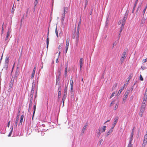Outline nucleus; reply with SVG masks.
Here are the masks:
<instances>
[{
	"label": "nucleus",
	"mask_w": 147,
	"mask_h": 147,
	"mask_svg": "<svg viewBox=\"0 0 147 147\" xmlns=\"http://www.w3.org/2000/svg\"><path fill=\"white\" fill-rule=\"evenodd\" d=\"M129 13V11H127L125 13L124 17L123 20L122 22L121 25V27L120 28V31L119 35L121 33L122 30L123 29L124 27V25L125 24L126 20L127 19V18Z\"/></svg>",
	"instance_id": "1"
},
{
	"label": "nucleus",
	"mask_w": 147,
	"mask_h": 147,
	"mask_svg": "<svg viewBox=\"0 0 147 147\" xmlns=\"http://www.w3.org/2000/svg\"><path fill=\"white\" fill-rule=\"evenodd\" d=\"M18 75V71L17 70L15 74V75L12 76V77L11 80V81H10V83L9 86V87L10 88H12V87L13 85L14 80H17Z\"/></svg>",
	"instance_id": "2"
},
{
	"label": "nucleus",
	"mask_w": 147,
	"mask_h": 147,
	"mask_svg": "<svg viewBox=\"0 0 147 147\" xmlns=\"http://www.w3.org/2000/svg\"><path fill=\"white\" fill-rule=\"evenodd\" d=\"M129 90H127L123 96V100L122 102V103L123 104H124L128 97L129 94Z\"/></svg>",
	"instance_id": "3"
},
{
	"label": "nucleus",
	"mask_w": 147,
	"mask_h": 147,
	"mask_svg": "<svg viewBox=\"0 0 147 147\" xmlns=\"http://www.w3.org/2000/svg\"><path fill=\"white\" fill-rule=\"evenodd\" d=\"M106 126H103V128H102V130H101V128H99L98 129V130L99 131V132L97 133V136L99 138V136H100V135L101 133V132H104L106 129Z\"/></svg>",
	"instance_id": "4"
},
{
	"label": "nucleus",
	"mask_w": 147,
	"mask_h": 147,
	"mask_svg": "<svg viewBox=\"0 0 147 147\" xmlns=\"http://www.w3.org/2000/svg\"><path fill=\"white\" fill-rule=\"evenodd\" d=\"M69 42V39L67 38V40H66V47H65V48H66V50H65L66 53L67 52V50H68Z\"/></svg>",
	"instance_id": "5"
},
{
	"label": "nucleus",
	"mask_w": 147,
	"mask_h": 147,
	"mask_svg": "<svg viewBox=\"0 0 147 147\" xmlns=\"http://www.w3.org/2000/svg\"><path fill=\"white\" fill-rule=\"evenodd\" d=\"M118 117H115L114 119V122L113 124L112 125L113 127L112 128H113L114 127H115V125H116L118 121Z\"/></svg>",
	"instance_id": "6"
},
{
	"label": "nucleus",
	"mask_w": 147,
	"mask_h": 147,
	"mask_svg": "<svg viewBox=\"0 0 147 147\" xmlns=\"http://www.w3.org/2000/svg\"><path fill=\"white\" fill-rule=\"evenodd\" d=\"M83 59L82 58H80V70L81 69L83 64Z\"/></svg>",
	"instance_id": "7"
},
{
	"label": "nucleus",
	"mask_w": 147,
	"mask_h": 147,
	"mask_svg": "<svg viewBox=\"0 0 147 147\" xmlns=\"http://www.w3.org/2000/svg\"><path fill=\"white\" fill-rule=\"evenodd\" d=\"M133 137L130 136L129 142L127 147H132V145L131 144V143L133 140Z\"/></svg>",
	"instance_id": "8"
},
{
	"label": "nucleus",
	"mask_w": 147,
	"mask_h": 147,
	"mask_svg": "<svg viewBox=\"0 0 147 147\" xmlns=\"http://www.w3.org/2000/svg\"><path fill=\"white\" fill-rule=\"evenodd\" d=\"M113 128H112V127H111V129H109L107 132L106 135V137H107L108 135H110L113 132Z\"/></svg>",
	"instance_id": "9"
},
{
	"label": "nucleus",
	"mask_w": 147,
	"mask_h": 147,
	"mask_svg": "<svg viewBox=\"0 0 147 147\" xmlns=\"http://www.w3.org/2000/svg\"><path fill=\"white\" fill-rule=\"evenodd\" d=\"M49 30H48V32L47 33V48L48 47V45L49 44Z\"/></svg>",
	"instance_id": "10"
},
{
	"label": "nucleus",
	"mask_w": 147,
	"mask_h": 147,
	"mask_svg": "<svg viewBox=\"0 0 147 147\" xmlns=\"http://www.w3.org/2000/svg\"><path fill=\"white\" fill-rule=\"evenodd\" d=\"M63 43H61L60 45H59V47H58L59 50V51L61 50V49H62V48L63 47Z\"/></svg>",
	"instance_id": "11"
},
{
	"label": "nucleus",
	"mask_w": 147,
	"mask_h": 147,
	"mask_svg": "<svg viewBox=\"0 0 147 147\" xmlns=\"http://www.w3.org/2000/svg\"><path fill=\"white\" fill-rule=\"evenodd\" d=\"M19 119H18V117L17 118H16V120L15 121V124L14 125V127H15L16 128L17 127V124H18V122L19 120Z\"/></svg>",
	"instance_id": "12"
},
{
	"label": "nucleus",
	"mask_w": 147,
	"mask_h": 147,
	"mask_svg": "<svg viewBox=\"0 0 147 147\" xmlns=\"http://www.w3.org/2000/svg\"><path fill=\"white\" fill-rule=\"evenodd\" d=\"M145 107L141 106L140 111L144 112L145 110Z\"/></svg>",
	"instance_id": "13"
},
{
	"label": "nucleus",
	"mask_w": 147,
	"mask_h": 147,
	"mask_svg": "<svg viewBox=\"0 0 147 147\" xmlns=\"http://www.w3.org/2000/svg\"><path fill=\"white\" fill-rule=\"evenodd\" d=\"M10 34V32H9V31H8V32H7V35L6 36L5 38V40H7L9 38V36Z\"/></svg>",
	"instance_id": "14"
},
{
	"label": "nucleus",
	"mask_w": 147,
	"mask_h": 147,
	"mask_svg": "<svg viewBox=\"0 0 147 147\" xmlns=\"http://www.w3.org/2000/svg\"><path fill=\"white\" fill-rule=\"evenodd\" d=\"M126 54V52H123L121 58H123L124 59H125V58H126V56H125Z\"/></svg>",
	"instance_id": "15"
},
{
	"label": "nucleus",
	"mask_w": 147,
	"mask_h": 147,
	"mask_svg": "<svg viewBox=\"0 0 147 147\" xmlns=\"http://www.w3.org/2000/svg\"><path fill=\"white\" fill-rule=\"evenodd\" d=\"M146 101L143 100L142 103V106L145 107L146 104Z\"/></svg>",
	"instance_id": "16"
},
{
	"label": "nucleus",
	"mask_w": 147,
	"mask_h": 147,
	"mask_svg": "<svg viewBox=\"0 0 147 147\" xmlns=\"http://www.w3.org/2000/svg\"><path fill=\"white\" fill-rule=\"evenodd\" d=\"M88 125V123H86L82 128V130H85Z\"/></svg>",
	"instance_id": "17"
},
{
	"label": "nucleus",
	"mask_w": 147,
	"mask_h": 147,
	"mask_svg": "<svg viewBox=\"0 0 147 147\" xmlns=\"http://www.w3.org/2000/svg\"><path fill=\"white\" fill-rule=\"evenodd\" d=\"M70 84L71 85V88H72L73 86V82L72 79H71L70 81Z\"/></svg>",
	"instance_id": "18"
},
{
	"label": "nucleus",
	"mask_w": 147,
	"mask_h": 147,
	"mask_svg": "<svg viewBox=\"0 0 147 147\" xmlns=\"http://www.w3.org/2000/svg\"><path fill=\"white\" fill-rule=\"evenodd\" d=\"M36 105L35 104L34 106V111H33V117H32V119H33V116H34V114L35 112L36 111Z\"/></svg>",
	"instance_id": "19"
},
{
	"label": "nucleus",
	"mask_w": 147,
	"mask_h": 147,
	"mask_svg": "<svg viewBox=\"0 0 147 147\" xmlns=\"http://www.w3.org/2000/svg\"><path fill=\"white\" fill-rule=\"evenodd\" d=\"M144 142H147V136L145 135L144 136V138L143 140Z\"/></svg>",
	"instance_id": "20"
},
{
	"label": "nucleus",
	"mask_w": 147,
	"mask_h": 147,
	"mask_svg": "<svg viewBox=\"0 0 147 147\" xmlns=\"http://www.w3.org/2000/svg\"><path fill=\"white\" fill-rule=\"evenodd\" d=\"M79 29L78 28L77 31V32H76L77 37L78 38V37H79Z\"/></svg>",
	"instance_id": "21"
},
{
	"label": "nucleus",
	"mask_w": 147,
	"mask_h": 147,
	"mask_svg": "<svg viewBox=\"0 0 147 147\" xmlns=\"http://www.w3.org/2000/svg\"><path fill=\"white\" fill-rule=\"evenodd\" d=\"M55 33H56V35H57V37H58V31H57V26H56V28L55 30Z\"/></svg>",
	"instance_id": "22"
},
{
	"label": "nucleus",
	"mask_w": 147,
	"mask_h": 147,
	"mask_svg": "<svg viewBox=\"0 0 147 147\" xmlns=\"http://www.w3.org/2000/svg\"><path fill=\"white\" fill-rule=\"evenodd\" d=\"M117 83H115L113 85V87H112V90H114L115 89V88L117 87Z\"/></svg>",
	"instance_id": "23"
},
{
	"label": "nucleus",
	"mask_w": 147,
	"mask_h": 147,
	"mask_svg": "<svg viewBox=\"0 0 147 147\" xmlns=\"http://www.w3.org/2000/svg\"><path fill=\"white\" fill-rule=\"evenodd\" d=\"M71 92L72 94L73 95V96L74 94V91L73 87H72V88H71Z\"/></svg>",
	"instance_id": "24"
},
{
	"label": "nucleus",
	"mask_w": 147,
	"mask_h": 147,
	"mask_svg": "<svg viewBox=\"0 0 147 147\" xmlns=\"http://www.w3.org/2000/svg\"><path fill=\"white\" fill-rule=\"evenodd\" d=\"M147 5H146L145 7V8H144V9L143 10V15L144 14L145 12V11L147 9Z\"/></svg>",
	"instance_id": "25"
},
{
	"label": "nucleus",
	"mask_w": 147,
	"mask_h": 147,
	"mask_svg": "<svg viewBox=\"0 0 147 147\" xmlns=\"http://www.w3.org/2000/svg\"><path fill=\"white\" fill-rule=\"evenodd\" d=\"M141 6L140 5L138 7L136 11V13H137V12H138V11L139 10H140V9H141Z\"/></svg>",
	"instance_id": "26"
},
{
	"label": "nucleus",
	"mask_w": 147,
	"mask_h": 147,
	"mask_svg": "<svg viewBox=\"0 0 147 147\" xmlns=\"http://www.w3.org/2000/svg\"><path fill=\"white\" fill-rule=\"evenodd\" d=\"M147 142H143V143L142 144V147H145Z\"/></svg>",
	"instance_id": "27"
},
{
	"label": "nucleus",
	"mask_w": 147,
	"mask_h": 147,
	"mask_svg": "<svg viewBox=\"0 0 147 147\" xmlns=\"http://www.w3.org/2000/svg\"><path fill=\"white\" fill-rule=\"evenodd\" d=\"M118 105V103H117L116 104V105H115V108H114L115 110H116L117 109Z\"/></svg>",
	"instance_id": "28"
},
{
	"label": "nucleus",
	"mask_w": 147,
	"mask_h": 147,
	"mask_svg": "<svg viewBox=\"0 0 147 147\" xmlns=\"http://www.w3.org/2000/svg\"><path fill=\"white\" fill-rule=\"evenodd\" d=\"M35 73V72H32V75H31V78H32V79L33 78L34 76Z\"/></svg>",
	"instance_id": "29"
},
{
	"label": "nucleus",
	"mask_w": 147,
	"mask_h": 147,
	"mask_svg": "<svg viewBox=\"0 0 147 147\" xmlns=\"http://www.w3.org/2000/svg\"><path fill=\"white\" fill-rule=\"evenodd\" d=\"M115 100H113L111 102V103L110 106H111L112 105H113V104H114L115 103Z\"/></svg>",
	"instance_id": "30"
},
{
	"label": "nucleus",
	"mask_w": 147,
	"mask_h": 147,
	"mask_svg": "<svg viewBox=\"0 0 147 147\" xmlns=\"http://www.w3.org/2000/svg\"><path fill=\"white\" fill-rule=\"evenodd\" d=\"M124 59H125L121 57L120 59V61L121 63H122L123 62V61L124 60Z\"/></svg>",
	"instance_id": "31"
},
{
	"label": "nucleus",
	"mask_w": 147,
	"mask_h": 147,
	"mask_svg": "<svg viewBox=\"0 0 147 147\" xmlns=\"http://www.w3.org/2000/svg\"><path fill=\"white\" fill-rule=\"evenodd\" d=\"M64 15H62V19H61V22H62V24H63V21H64V18L63 17Z\"/></svg>",
	"instance_id": "32"
},
{
	"label": "nucleus",
	"mask_w": 147,
	"mask_h": 147,
	"mask_svg": "<svg viewBox=\"0 0 147 147\" xmlns=\"http://www.w3.org/2000/svg\"><path fill=\"white\" fill-rule=\"evenodd\" d=\"M9 62V59L8 58H7L5 59V62L7 64Z\"/></svg>",
	"instance_id": "33"
},
{
	"label": "nucleus",
	"mask_w": 147,
	"mask_h": 147,
	"mask_svg": "<svg viewBox=\"0 0 147 147\" xmlns=\"http://www.w3.org/2000/svg\"><path fill=\"white\" fill-rule=\"evenodd\" d=\"M143 113V112H141V111H140V112L139 113V115L141 117H142V116Z\"/></svg>",
	"instance_id": "34"
},
{
	"label": "nucleus",
	"mask_w": 147,
	"mask_h": 147,
	"mask_svg": "<svg viewBox=\"0 0 147 147\" xmlns=\"http://www.w3.org/2000/svg\"><path fill=\"white\" fill-rule=\"evenodd\" d=\"M13 128L12 127L11 129V130L8 135V136H11V134L12 133V131H13Z\"/></svg>",
	"instance_id": "35"
},
{
	"label": "nucleus",
	"mask_w": 147,
	"mask_h": 147,
	"mask_svg": "<svg viewBox=\"0 0 147 147\" xmlns=\"http://www.w3.org/2000/svg\"><path fill=\"white\" fill-rule=\"evenodd\" d=\"M64 95L63 96V98H62L63 106H64Z\"/></svg>",
	"instance_id": "36"
},
{
	"label": "nucleus",
	"mask_w": 147,
	"mask_h": 147,
	"mask_svg": "<svg viewBox=\"0 0 147 147\" xmlns=\"http://www.w3.org/2000/svg\"><path fill=\"white\" fill-rule=\"evenodd\" d=\"M133 135H134V129H132V132H131V136L133 137Z\"/></svg>",
	"instance_id": "37"
},
{
	"label": "nucleus",
	"mask_w": 147,
	"mask_h": 147,
	"mask_svg": "<svg viewBox=\"0 0 147 147\" xmlns=\"http://www.w3.org/2000/svg\"><path fill=\"white\" fill-rule=\"evenodd\" d=\"M3 25H4V23L2 25V29L1 32H2V34H3Z\"/></svg>",
	"instance_id": "38"
},
{
	"label": "nucleus",
	"mask_w": 147,
	"mask_h": 147,
	"mask_svg": "<svg viewBox=\"0 0 147 147\" xmlns=\"http://www.w3.org/2000/svg\"><path fill=\"white\" fill-rule=\"evenodd\" d=\"M88 0H86L85 1V9L86 8V6L87 5L88 3Z\"/></svg>",
	"instance_id": "39"
},
{
	"label": "nucleus",
	"mask_w": 147,
	"mask_h": 147,
	"mask_svg": "<svg viewBox=\"0 0 147 147\" xmlns=\"http://www.w3.org/2000/svg\"><path fill=\"white\" fill-rule=\"evenodd\" d=\"M144 95L145 96H147V88L146 89Z\"/></svg>",
	"instance_id": "40"
},
{
	"label": "nucleus",
	"mask_w": 147,
	"mask_h": 147,
	"mask_svg": "<svg viewBox=\"0 0 147 147\" xmlns=\"http://www.w3.org/2000/svg\"><path fill=\"white\" fill-rule=\"evenodd\" d=\"M61 92L60 91H59L58 94V97L59 98V96H61Z\"/></svg>",
	"instance_id": "41"
},
{
	"label": "nucleus",
	"mask_w": 147,
	"mask_h": 147,
	"mask_svg": "<svg viewBox=\"0 0 147 147\" xmlns=\"http://www.w3.org/2000/svg\"><path fill=\"white\" fill-rule=\"evenodd\" d=\"M147 100V96H145L144 95V100H145V101H146Z\"/></svg>",
	"instance_id": "42"
},
{
	"label": "nucleus",
	"mask_w": 147,
	"mask_h": 147,
	"mask_svg": "<svg viewBox=\"0 0 147 147\" xmlns=\"http://www.w3.org/2000/svg\"><path fill=\"white\" fill-rule=\"evenodd\" d=\"M38 1H34V6H36V5H37L38 3Z\"/></svg>",
	"instance_id": "43"
},
{
	"label": "nucleus",
	"mask_w": 147,
	"mask_h": 147,
	"mask_svg": "<svg viewBox=\"0 0 147 147\" xmlns=\"http://www.w3.org/2000/svg\"><path fill=\"white\" fill-rule=\"evenodd\" d=\"M140 80L141 81H143V78L142 77L141 75H140Z\"/></svg>",
	"instance_id": "44"
},
{
	"label": "nucleus",
	"mask_w": 147,
	"mask_h": 147,
	"mask_svg": "<svg viewBox=\"0 0 147 147\" xmlns=\"http://www.w3.org/2000/svg\"><path fill=\"white\" fill-rule=\"evenodd\" d=\"M23 120L20 119V122L19 124V125H22L23 122Z\"/></svg>",
	"instance_id": "45"
},
{
	"label": "nucleus",
	"mask_w": 147,
	"mask_h": 147,
	"mask_svg": "<svg viewBox=\"0 0 147 147\" xmlns=\"http://www.w3.org/2000/svg\"><path fill=\"white\" fill-rule=\"evenodd\" d=\"M115 92H113L111 95L110 96V98H111L114 95V94H115Z\"/></svg>",
	"instance_id": "46"
},
{
	"label": "nucleus",
	"mask_w": 147,
	"mask_h": 147,
	"mask_svg": "<svg viewBox=\"0 0 147 147\" xmlns=\"http://www.w3.org/2000/svg\"><path fill=\"white\" fill-rule=\"evenodd\" d=\"M36 66L35 65V66L34 67V69H33V71L32 72H35V71H36Z\"/></svg>",
	"instance_id": "47"
},
{
	"label": "nucleus",
	"mask_w": 147,
	"mask_h": 147,
	"mask_svg": "<svg viewBox=\"0 0 147 147\" xmlns=\"http://www.w3.org/2000/svg\"><path fill=\"white\" fill-rule=\"evenodd\" d=\"M132 76L131 75H130L129 77L128 78V80L127 82H128L129 80L131 78Z\"/></svg>",
	"instance_id": "48"
},
{
	"label": "nucleus",
	"mask_w": 147,
	"mask_h": 147,
	"mask_svg": "<svg viewBox=\"0 0 147 147\" xmlns=\"http://www.w3.org/2000/svg\"><path fill=\"white\" fill-rule=\"evenodd\" d=\"M123 90V89H122L119 90V91L118 92V93H119V94L121 93V92H122V91Z\"/></svg>",
	"instance_id": "49"
},
{
	"label": "nucleus",
	"mask_w": 147,
	"mask_h": 147,
	"mask_svg": "<svg viewBox=\"0 0 147 147\" xmlns=\"http://www.w3.org/2000/svg\"><path fill=\"white\" fill-rule=\"evenodd\" d=\"M24 117V116L23 115H21L20 117V119L23 120Z\"/></svg>",
	"instance_id": "50"
},
{
	"label": "nucleus",
	"mask_w": 147,
	"mask_h": 147,
	"mask_svg": "<svg viewBox=\"0 0 147 147\" xmlns=\"http://www.w3.org/2000/svg\"><path fill=\"white\" fill-rule=\"evenodd\" d=\"M147 61V60H146V59H144L143 61V62L144 63H145V62H146V61Z\"/></svg>",
	"instance_id": "51"
},
{
	"label": "nucleus",
	"mask_w": 147,
	"mask_h": 147,
	"mask_svg": "<svg viewBox=\"0 0 147 147\" xmlns=\"http://www.w3.org/2000/svg\"><path fill=\"white\" fill-rule=\"evenodd\" d=\"M135 9V8H133V9H132V13H134Z\"/></svg>",
	"instance_id": "52"
},
{
	"label": "nucleus",
	"mask_w": 147,
	"mask_h": 147,
	"mask_svg": "<svg viewBox=\"0 0 147 147\" xmlns=\"http://www.w3.org/2000/svg\"><path fill=\"white\" fill-rule=\"evenodd\" d=\"M10 121H9L8 123V124H7V126L8 127H9V125H10Z\"/></svg>",
	"instance_id": "53"
},
{
	"label": "nucleus",
	"mask_w": 147,
	"mask_h": 147,
	"mask_svg": "<svg viewBox=\"0 0 147 147\" xmlns=\"http://www.w3.org/2000/svg\"><path fill=\"white\" fill-rule=\"evenodd\" d=\"M20 114L19 113H18V115L17 116L16 118H17V117H18V119H19Z\"/></svg>",
	"instance_id": "54"
},
{
	"label": "nucleus",
	"mask_w": 147,
	"mask_h": 147,
	"mask_svg": "<svg viewBox=\"0 0 147 147\" xmlns=\"http://www.w3.org/2000/svg\"><path fill=\"white\" fill-rule=\"evenodd\" d=\"M136 5H137L136 4H134V6L133 8H135L136 6Z\"/></svg>",
	"instance_id": "55"
},
{
	"label": "nucleus",
	"mask_w": 147,
	"mask_h": 147,
	"mask_svg": "<svg viewBox=\"0 0 147 147\" xmlns=\"http://www.w3.org/2000/svg\"><path fill=\"white\" fill-rule=\"evenodd\" d=\"M32 105V102H31L29 104V108Z\"/></svg>",
	"instance_id": "56"
},
{
	"label": "nucleus",
	"mask_w": 147,
	"mask_h": 147,
	"mask_svg": "<svg viewBox=\"0 0 147 147\" xmlns=\"http://www.w3.org/2000/svg\"><path fill=\"white\" fill-rule=\"evenodd\" d=\"M110 121V120H109H109H108L107 121H106L105 123L104 124H105V123H107V122H108L109 121Z\"/></svg>",
	"instance_id": "57"
},
{
	"label": "nucleus",
	"mask_w": 147,
	"mask_h": 147,
	"mask_svg": "<svg viewBox=\"0 0 147 147\" xmlns=\"http://www.w3.org/2000/svg\"><path fill=\"white\" fill-rule=\"evenodd\" d=\"M58 59L57 58L56 60V63H58Z\"/></svg>",
	"instance_id": "58"
},
{
	"label": "nucleus",
	"mask_w": 147,
	"mask_h": 147,
	"mask_svg": "<svg viewBox=\"0 0 147 147\" xmlns=\"http://www.w3.org/2000/svg\"><path fill=\"white\" fill-rule=\"evenodd\" d=\"M138 1V0H136V2L135 3V4H136L137 5V3Z\"/></svg>",
	"instance_id": "59"
},
{
	"label": "nucleus",
	"mask_w": 147,
	"mask_h": 147,
	"mask_svg": "<svg viewBox=\"0 0 147 147\" xmlns=\"http://www.w3.org/2000/svg\"><path fill=\"white\" fill-rule=\"evenodd\" d=\"M121 24V21H119V22H118V24Z\"/></svg>",
	"instance_id": "60"
},
{
	"label": "nucleus",
	"mask_w": 147,
	"mask_h": 147,
	"mask_svg": "<svg viewBox=\"0 0 147 147\" xmlns=\"http://www.w3.org/2000/svg\"><path fill=\"white\" fill-rule=\"evenodd\" d=\"M85 130H82V134H83V133H84V131Z\"/></svg>",
	"instance_id": "61"
},
{
	"label": "nucleus",
	"mask_w": 147,
	"mask_h": 147,
	"mask_svg": "<svg viewBox=\"0 0 147 147\" xmlns=\"http://www.w3.org/2000/svg\"><path fill=\"white\" fill-rule=\"evenodd\" d=\"M81 23V21H80L79 22V24H78V26H79V25H80V24Z\"/></svg>",
	"instance_id": "62"
},
{
	"label": "nucleus",
	"mask_w": 147,
	"mask_h": 147,
	"mask_svg": "<svg viewBox=\"0 0 147 147\" xmlns=\"http://www.w3.org/2000/svg\"><path fill=\"white\" fill-rule=\"evenodd\" d=\"M102 141V139H101V140H100V143Z\"/></svg>",
	"instance_id": "63"
},
{
	"label": "nucleus",
	"mask_w": 147,
	"mask_h": 147,
	"mask_svg": "<svg viewBox=\"0 0 147 147\" xmlns=\"http://www.w3.org/2000/svg\"><path fill=\"white\" fill-rule=\"evenodd\" d=\"M145 135L147 136V130L146 131V133Z\"/></svg>",
	"instance_id": "64"
}]
</instances>
